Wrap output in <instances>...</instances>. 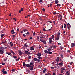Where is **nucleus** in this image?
Masks as SVG:
<instances>
[{
    "mask_svg": "<svg viewBox=\"0 0 75 75\" xmlns=\"http://www.w3.org/2000/svg\"><path fill=\"white\" fill-rule=\"evenodd\" d=\"M39 37L40 38H45V36L43 35L42 34H41L40 35Z\"/></svg>",
    "mask_w": 75,
    "mask_h": 75,
    "instance_id": "1",
    "label": "nucleus"
},
{
    "mask_svg": "<svg viewBox=\"0 0 75 75\" xmlns=\"http://www.w3.org/2000/svg\"><path fill=\"white\" fill-rule=\"evenodd\" d=\"M25 54H27V55H30V52L27 51H26L25 52Z\"/></svg>",
    "mask_w": 75,
    "mask_h": 75,
    "instance_id": "2",
    "label": "nucleus"
},
{
    "mask_svg": "<svg viewBox=\"0 0 75 75\" xmlns=\"http://www.w3.org/2000/svg\"><path fill=\"white\" fill-rule=\"evenodd\" d=\"M71 47H74L75 46V44L74 43H71Z\"/></svg>",
    "mask_w": 75,
    "mask_h": 75,
    "instance_id": "3",
    "label": "nucleus"
},
{
    "mask_svg": "<svg viewBox=\"0 0 75 75\" xmlns=\"http://www.w3.org/2000/svg\"><path fill=\"white\" fill-rule=\"evenodd\" d=\"M67 28L68 29H69L70 28H71V25H70V24L69 23H68L67 24Z\"/></svg>",
    "mask_w": 75,
    "mask_h": 75,
    "instance_id": "4",
    "label": "nucleus"
},
{
    "mask_svg": "<svg viewBox=\"0 0 75 75\" xmlns=\"http://www.w3.org/2000/svg\"><path fill=\"white\" fill-rule=\"evenodd\" d=\"M59 37H60V35H57L56 38V40L57 41H58V40H59Z\"/></svg>",
    "mask_w": 75,
    "mask_h": 75,
    "instance_id": "5",
    "label": "nucleus"
},
{
    "mask_svg": "<svg viewBox=\"0 0 75 75\" xmlns=\"http://www.w3.org/2000/svg\"><path fill=\"white\" fill-rule=\"evenodd\" d=\"M52 53V52H50V50H48L47 52V53L50 55V54H51Z\"/></svg>",
    "mask_w": 75,
    "mask_h": 75,
    "instance_id": "6",
    "label": "nucleus"
},
{
    "mask_svg": "<svg viewBox=\"0 0 75 75\" xmlns=\"http://www.w3.org/2000/svg\"><path fill=\"white\" fill-rule=\"evenodd\" d=\"M4 53V50H0V54H2Z\"/></svg>",
    "mask_w": 75,
    "mask_h": 75,
    "instance_id": "7",
    "label": "nucleus"
},
{
    "mask_svg": "<svg viewBox=\"0 0 75 75\" xmlns=\"http://www.w3.org/2000/svg\"><path fill=\"white\" fill-rule=\"evenodd\" d=\"M36 55H37V56H38V57L41 56V53H38L36 54Z\"/></svg>",
    "mask_w": 75,
    "mask_h": 75,
    "instance_id": "8",
    "label": "nucleus"
},
{
    "mask_svg": "<svg viewBox=\"0 0 75 75\" xmlns=\"http://www.w3.org/2000/svg\"><path fill=\"white\" fill-rule=\"evenodd\" d=\"M59 18H60V20H62V17L61 15H60L59 16Z\"/></svg>",
    "mask_w": 75,
    "mask_h": 75,
    "instance_id": "9",
    "label": "nucleus"
},
{
    "mask_svg": "<svg viewBox=\"0 0 75 75\" xmlns=\"http://www.w3.org/2000/svg\"><path fill=\"white\" fill-rule=\"evenodd\" d=\"M29 69H30V71H33V70H34V68H33V67H30Z\"/></svg>",
    "mask_w": 75,
    "mask_h": 75,
    "instance_id": "10",
    "label": "nucleus"
},
{
    "mask_svg": "<svg viewBox=\"0 0 75 75\" xmlns=\"http://www.w3.org/2000/svg\"><path fill=\"white\" fill-rule=\"evenodd\" d=\"M11 34H13L15 33L14 30L13 29L11 31Z\"/></svg>",
    "mask_w": 75,
    "mask_h": 75,
    "instance_id": "11",
    "label": "nucleus"
},
{
    "mask_svg": "<svg viewBox=\"0 0 75 75\" xmlns=\"http://www.w3.org/2000/svg\"><path fill=\"white\" fill-rule=\"evenodd\" d=\"M26 66L27 67L29 68V67H31V66L29 65V64H27L26 65Z\"/></svg>",
    "mask_w": 75,
    "mask_h": 75,
    "instance_id": "12",
    "label": "nucleus"
},
{
    "mask_svg": "<svg viewBox=\"0 0 75 75\" xmlns=\"http://www.w3.org/2000/svg\"><path fill=\"white\" fill-rule=\"evenodd\" d=\"M0 50H1L2 51H4V47H1L0 48Z\"/></svg>",
    "mask_w": 75,
    "mask_h": 75,
    "instance_id": "13",
    "label": "nucleus"
},
{
    "mask_svg": "<svg viewBox=\"0 0 75 75\" xmlns=\"http://www.w3.org/2000/svg\"><path fill=\"white\" fill-rule=\"evenodd\" d=\"M23 67H25V66H26V64H25V63L24 62H23Z\"/></svg>",
    "mask_w": 75,
    "mask_h": 75,
    "instance_id": "14",
    "label": "nucleus"
},
{
    "mask_svg": "<svg viewBox=\"0 0 75 75\" xmlns=\"http://www.w3.org/2000/svg\"><path fill=\"white\" fill-rule=\"evenodd\" d=\"M59 57H58L57 58V59H56L57 62H58V61H59Z\"/></svg>",
    "mask_w": 75,
    "mask_h": 75,
    "instance_id": "15",
    "label": "nucleus"
},
{
    "mask_svg": "<svg viewBox=\"0 0 75 75\" xmlns=\"http://www.w3.org/2000/svg\"><path fill=\"white\" fill-rule=\"evenodd\" d=\"M58 0H55V3L56 4H58Z\"/></svg>",
    "mask_w": 75,
    "mask_h": 75,
    "instance_id": "16",
    "label": "nucleus"
},
{
    "mask_svg": "<svg viewBox=\"0 0 75 75\" xmlns=\"http://www.w3.org/2000/svg\"><path fill=\"white\" fill-rule=\"evenodd\" d=\"M3 74H7V71H3Z\"/></svg>",
    "mask_w": 75,
    "mask_h": 75,
    "instance_id": "17",
    "label": "nucleus"
},
{
    "mask_svg": "<svg viewBox=\"0 0 75 75\" xmlns=\"http://www.w3.org/2000/svg\"><path fill=\"white\" fill-rule=\"evenodd\" d=\"M46 24H47V25H50V23H49V22H47L46 23Z\"/></svg>",
    "mask_w": 75,
    "mask_h": 75,
    "instance_id": "18",
    "label": "nucleus"
},
{
    "mask_svg": "<svg viewBox=\"0 0 75 75\" xmlns=\"http://www.w3.org/2000/svg\"><path fill=\"white\" fill-rule=\"evenodd\" d=\"M44 40L42 39H40V41H41V42H43V41Z\"/></svg>",
    "mask_w": 75,
    "mask_h": 75,
    "instance_id": "19",
    "label": "nucleus"
},
{
    "mask_svg": "<svg viewBox=\"0 0 75 75\" xmlns=\"http://www.w3.org/2000/svg\"><path fill=\"white\" fill-rule=\"evenodd\" d=\"M30 50H34V48L33 47H30Z\"/></svg>",
    "mask_w": 75,
    "mask_h": 75,
    "instance_id": "20",
    "label": "nucleus"
},
{
    "mask_svg": "<svg viewBox=\"0 0 75 75\" xmlns=\"http://www.w3.org/2000/svg\"><path fill=\"white\" fill-rule=\"evenodd\" d=\"M44 52H45V54H47V50H44Z\"/></svg>",
    "mask_w": 75,
    "mask_h": 75,
    "instance_id": "21",
    "label": "nucleus"
},
{
    "mask_svg": "<svg viewBox=\"0 0 75 75\" xmlns=\"http://www.w3.org/2000/svg\"><path fill=\"white\" fill-rule=\"evenodd\" d=\"M24 46L25 47H26V48H27L28 47V45L26 44H24Z\"/></svg>",
    "mask_w": 75,
    "mask_h": 75,
    "instance_id": "22",
    "label": "nucleus"
},
{
    "mask_svg": "<svg viewBox=\"0 0 75 75\" xmlns=\"http://www.w3.org/2000/svg\"><path fill=\"white\" fill-rule=\"evenodd\" d=\"M34 61H37V59L36 58H34Z\"/></svg>",
    "mask_w": 75,
    "mask_h": 75,
    "instance_id": "23",
    "label": "nucleus"
},
{
    "mask_svg": "<svg viewBox=\"0 0 75 75\" xmlns=\"http://www.w3.org/2000/svg\"><path fill=\"white\" fill-rule=\"evenodd\" d=\"M7 60V58L6 57V58H5L4 60V61H6Z\"/></svg>",
    "mask_w": 75,
    "mask_h": 75,
    "instance_id": "24",
    "label": "nucleus"
},
{
    "mask_svg": "<svg viewBox=\"0 0 75 75\" xmlns=\"http://www.w3.org/2000/svg\"><path fill=\"white\" fill-rule=\"evenodd\" d=\"M7 54H8V55H10L11 54V53L8 52H6Z\"/></svg>",
    "mask_w": 75,
    "mask_h": 75,
    "instance_id": "25",
    "label": "nucleus"
},
{
    "mask_svg": "<svg viewBox=\"0 0 75 75\" xmlns=\"http://www.w3.org/2000/svg\"><path fill=\"white\" fill-rule=\"evenodd\" d=\"M57 6H59V7H60L61 6V4H58L57 5Z\"/></svg>",
    "mask_w": 75,
    "mask_h": 75,
    "instance_id": "26",
    "label": "nucleus"
},
{
    "mask_svg": "<svg viewBox=\"0 0 75 75\" xmlns=\"http://www.w3.org/2000/svg\"><path fill=\"white\" fill-rule=\"evenodd\" d=\"M59 65H62V64H63V63L62 62L60 63H59Z\"/></svg>",
    "mask_w": 75,
    "mask_h": 75,
    "instance_id": "27",
    "label": "nucleus"
},
{
    "mask_svg": "<svg viewBox=\"0 0 75 75\" xmlns=\"http://www.w3.org/2000/svg\"><path fill=\"white\" fill-rule=\"evenodd\" d=\"M19 59H20V57H19L18 58V59H16V61H19Z\"/></svg>",
    "mask_w": 75,
    "mask_h": 75,
    "instance_id": "28",
    "label": "nucleus"
},
{
    "mask_svg": "<svg viewBox=\"0 0 75 75\" xmlns=\"http://www.w3.org/2000/svg\"><path fill=\"white\" fill-rule=\"evenodd\" d=\"M45 75H50V73H47V74H45Z\"/></svg>",
    "mask_w": 75,
    "mask_h": 75,
    "instance_id": "29",
    "label": "nucleus"
},
{
    "mask_svg": "<svg viewBox=\"0 0 75 75\" xmlns=\"http://www.w3.org/2000/svg\"><path fill=\"white\" fill-rule=\"evenodd\" d=\"M42 42H43V44H46V42L45 41V40H44Z\"/></svg>",
    "mask_w": 75,
    "mask_h": 75,
    "instance_id": "30",
    "label": "nucleus"
},
{
    "mask_svg": "<svg viewBox=\"0 0 75 75\" xmlns=\"http://www.w3.org/2000/svg\"><path fill=\"white\" fill-rule=\"evenodd\" d=\"M30 65H33V63H32V62H31L30 63Z\"/></svg>",
    "mask_w": 75,
    "mask_h": 75,
    "instance_id": "31",
    "label": "nucleus"
},
{
    "mask_svg": "<svg viewBox=\"0 0 75 75\" xmlns=\"http://www.w3.org/2000/svg\"><path fill=\"white\" fill-rule=\"evenodd\" d=\"M52 38L53 39L54 38H55V36H54V35H53L52 36Z\"/></svg>",
    "mask_w": 75,
    "mask_h": 75,
    "instance_id": "32",
    "label": "nucleus"
},
{
    "mask_svg": "<svg viewBox=\"0 0 75 75\" xmlns=\"http://www.w3.org/2000/svg\"><path fill=\"white\" fill-rule=\"evenodd\" d=\"M23 31L24 32H25L26 31H27V30L26 29H23Z\"/></svg>",
    "mask_w": 75,
    "mask_h": 75,
    "instance_id": "33",
    "label": "nucleus"
},
{
    "mask_svg": "<svg viewBox=\"0 0 75 75\" xmlns=\"http://www.w3.org/2000/svg\"><path fill=\"white\" fill-rule=\"evenodd\" d=\"M43 30L44 31H47V30H45V28H44L43 29Z\"/></svg>",
    "mask_w": 75,
    "mask_h": 75,
    "instance_id": "34",
    "label": "nucleus"
},
{
    "mask_svg": "<svg viewBox=\"0 0 75 75\" xmlns=\"http://www.w3.org/2000/svg\"><path fill=\"white\" fill-rule=\"evenodd\" d=\"M37 58H38L39 59H41V57L40 56H38L37 57Z\"/></svg>",
    "mask_w": 75,
    "mask_h": 75,
    "instance_id": "35",
    "label": "nucleus"
},
{
    "mask_svg": "<svg viewBox=\"0 0 75 75\" xmlns=\"http://www.w3.org/2000/svg\"><path fill=\"white\" fill-rule=\"evenodd\" d=\"M11 53L13 54V55H14V54H15V53H14V52H13V50H11Z\"/></svg>",
    "mask_w": 75,
    "mask_h": 75,
    "instance_id": "36",
    "label": "nucleus"
},
{
    "mask_svg": "<svg viewBox=\"0 0 75 75\" xmlns=\"http://www.w3.org/2000/svg\"><path fill=\"white\" fill-rule=\"evenodd\" d=\"M61 73H63L64 72V70H63L62 69L61 70Z\"/></svg>",
    "mask_w": 75,
    "mask_h": 75,
    "instance_id": "37",
    "label": "nucleus"
},
{
    "mask_svg": "<svg viewBox=\"0 0 75 75\" xmlns=\"http://www.w3.org/2000/svg\"><path fill=\"white\" fill-rule=\"evenodd\" d=\"M61 69H62V70H65V69L64 68H62Z\"/></svg>",
    "mask_w": 75,
    "mask_h": 75,
    "instance_id": "38",
    "label": "nucleus"
},
{
    "mask_svg": "<svg viewBox=\"0 0 75 75\" xmlns=\"http://www.w3.org/2000/svg\"><path fill=\"white\" fill-rule=\"evenodd\" d=\"M4 34H2L1 35V37H3V36H4Z\"/></svg>",
    "mask_w": 75,
    "mask_h": 75,
    "instance_id": "39",
    "label": "nucleus"
},
{
    "mask_svg": "<svg viewBox=\"0 0 75 75\" xmlns=\"http://www.w3.org/2000/svg\"><path fill=\"white\" fill-rule=\"evenodd\" d=\"M19 53H21V50H19L18 51Z\"/></svg>",
    "mask_w": 75,
    "mask_h": 75,
    "instance_id": "40",
    "label": "nucleus"
},
{
    "mask_svg": "<svg viewBox=\"0 0 75 75\" xmlns=\"http://www.w3.org/2000/svg\"><path fill=\"white\" fill-rule=\"evenodd\" d=\"M19 54H20L19 55L20 56H21V55L23 54V52L20 53H19Z\"/></svg>",
    "mask_w": 75,
    "mask_h": 75,
    "instance_id": "41",
    "label": "nucleus"
},
{
    "mask_svg": "<svg viewBox=\"0 0 75 75\" xmlns=\"http://www.w3.org/2000/svg\"><path fill=\"white\" fill-rule=\"evenodd\" d=\"M49 23H51V25H52V22L51 21H49Z\"/></svg>",
    "mask_w": 75,
    "mask_h": 75,
    "instance_id": "42",
    "label": "nucleus"
},
{
    "mask_svg": "<svg viewBox=\"0 0 75 75\" xmlns=\"http://www.w3.org/2000/svg\"><path fill=\"white\" fill-rule=\"evenodd\" d=\"M64 28H66V24H64Z\"/></svg>",
    "mask_w": 75,
    "mask_h": 75,
    "instance_id": "43",
    "label": "nucleus"
},
{
    "mask_svg": "<svg viewBox=\"0 0 75 75\" xmlns=\"http://www.w3.org/2000/svg\"><path fill=\"white\" fill-rule=\"evenodd\" d=\"M13 58H17V57L16 56H13Z\"/></svg>",
    "mask_w": 75,
    "mask_h": 75,
    "instance_id": "44",
    "label": "nucleus"
},
{
    "mask_svg": "<svg viewBox=\"0 0 75 75\" xmlns=\"http://www.w3.org/2000/svg\"><path fill=\"white\" fill-rule=\"evenodd\" d=\"M30 34L29 32H28V31L25 34Z\"/></svg>",
    "mask_w": 75,
    "mask_h": 75,
    "instance_id": "45",
    "label": "nucleus"
},
{
    "mask_svg": "<svg viewBox=\"0 0 75 75\" xmlns=\"http://www.w3.org/2000/svg\"><path fill=\"white\" fill-rule=\"evenodd\" d=\"M42 0H40V1H39L40 3H42Z\"/></svg>",
    "mask_w": 75,
    "mask_h": 75,
    "instance_id": "46",
    "label": "nucleus"
},
{
    "mask_svg": "<svg viewBox=\"0 0 75 75\" xmlns=\"http://www.w3.org/2000/svg\"><path fill=\"white\" fill-rule=\"evenodd\" d=\"M4 71H5V69H4L2 71V72H4Z\"/></svg>",
    "mask_w": 75,
    "mask_h": 75,
    "instance_id": "47",
    "label": "nucleus"
},
{
    "mask_svg": "<svg viewBox=\"0 0 75 75\" xmlns=\"http://www.w3.org/2000/svg\"><path fill=\"white\" fill-rule=\"evenodd\" d=\"M52 40H50L49 41V43H50V44H51V43L52 42Z\"/></svg>",
    "mask_w": 75,
    "mask_h": 75,
    "instance_id": "48",
    "label": "nucleus"
},
{
    "mask_svg": "<svg viewBox=\"0 0 75 75\" xmlns=\"http://www.w3.org/2000/svg\"><path fill=\"white\" fill-rule=\"evenodd\" d=\"M28 58L29 59H31V56H29Z\"/></svg>",
    "mask_w": 75,
    "mask_h": 75,
    "instance_id": "49",
    "label": "nucleus"
},
{
    "mask_svg": "<svg viewBox=\"0 0 75 75\" xmlns=\"http://www.w3.org/2000/svg\"><path fill=\"white\" fill-rule=\"evenodd\" d=\"M37 60L38 61V62H40V60L39 59H37Z\"/></svg>",
    "mask_w": 75,
    "mask_h": 75,
    "instance_id": "50",
    "label": "nucleus"
},
{
    "mask_svg": "<svg viewBox=\"0 0 75 75\" xmlns=\"http://www.w3.org/2000/svg\"><path fill=\"white\" fill-rule=\"evenodd\" d=\"M60 56L62 58H63L64 57L63 55H62V54L60 55Z\"/></svg>",
    "mask_w": 75,
    "mask_h": 75,
    "instance_id": "51",
    "label": "nucleus"
},
{
    "mask_svg": "<svg viewBox=\"0 0 75 75\" xmlns=\"http://www.w3.org/2000/svg\"><path fill=\"white\" fill-rule=\"evenodd\" d=\"M35 32H34L33 33V35L34 36V35H35Z\"/></svg>",
    "mask_w": 75,
    "mask_h": 75,
    "instance_id": "52",
    "label": "nucleus"
},
{
    "mask_svg": "<svg viewBox=\"0 0 75 75\" xmlns=\"http://www.w3.org/2000/svg\"><path fill=\"white\" fill-rule=\"evenodd\" d=\"M53 14H57V13H56V12H53Z\"/></svg>",
    "mask_w": 75,
    "mask_h": 75,
    "instance_id": "53",
    "label": "nucleus"
},
{
    "mask_svg": "<svg viewBox=\"0 0 75 75\" xmlns=\"http://www.w3.org/2000/svg\"><path fill=\"white\" fill-rule=\"evenodd\" d=\"M21 11H23V8H21Z\"/></svg>",
    "mask_w": 75,
    "mask_h": 75,
    "instance_id": "54",
    "label": "nucleus"
},
{
    "mask_svg": "<svg viewBox=\"0 0 75 75\" xmlns=\"http://www.w3.org/2000/svg\"><path fill=\"white\" fill-rule=\"evenodd\" d=\"M1 42L2 43V44H5V43H6L5 42Z\"/></svg>",
    "mask_w": 75,
    "mask_h": 75,
    "instance_id": "55",
    "label": "nucleus"
},
{
    "mask_svg": "<svg viewBox=\"0 0 75 75\" xmlns=\"http://www.w3.org/2000/svg\"><path fill=\"white\" fill-rule=\"evenodd\" d=\"M12 46H13V43H12V44H11V47Z\"/></svg>",
    "mask_w": 75,
    "mask_h": 75,
    "instance_id": "56",
    "label": "nucleus"
},
{
    "mask_svg": "<svg viewBox=\"0 0 75 75\" xmlns=\"http://www.w3.org/2000/svg\"><path fill=\"white\" fill-rule=\"evenodd\" d=\"M5 64H6L5 63H2V65H5Z\"/></svg>",
    "mask_w": 75,
    "mask_h": 75,
    "instance_id": "57",
    "label": "nucleus"
},
{
    "mask_svg": "<svg viewBox=\"0 0 75 75\" xmlns=\"http://www.w3.org/2000/svg\"><path fill=\"white\" fill-rule=\"evenodd\" d=\"M37 39L38 40H39V37L38 36L37 38Z\"/></svg>",
    "mask_w": 75,
    "mask_h": 75,
    "instance_id": "58",
    "label": "nucleus"
},
{
    "mask_svg": "<svg viewBox=\"0 0 75 75\" xmlns=\"http://www.w3.org/2000/svg\"><path fill=\"white\" fill-rule=\"evenodd\" d=\"M42 11H45V9L44 8H43L42 9Z\"/></svg>",
    "mask_w": 75,
    "mask_h": 75,
    "instance_id": "59",
    "label": "nucleus"
},
{
    "mask_svg": "<svg viewBox=\"0 0 75 75\" xmlns=\"http://www.w3.org/2000/svg\"><path fill=\"white\" fill-rule=\"evenodd\" d=\"M23 37H26V35H25L24 34H23Z\"/></svg>",
    "mask_w": 75,
    "mask_h": 75,
    "instance_id": "60",
    "label": "nucleus"
},
{
    "mask_svg": "<svg viewBox=\"0 0 75 75\" xmlns=\"http://www.w3.org/2000/svg\"><path fill=\"white\" fill-rule=\"evenodd\" d=\"M70 75V74L69 73H68L67 74V75Z\"/></svg>",
    "mask_w": 75,
    "mask_h": 75,
    "instance_id": "61",
    "label": "nucleus"
},
{
    "mask_svg": "<svg viewBox=\"0 0 75 75\" xmlns=\"http://www.w3.org/2000/svg\"><path fill=\"white\" fill-rule=\"evenodd\" d=\"M60 33L58 32V34L57 35H60Z\"/></svg>",
    "mask_w": 75,
    "mask_h": 75,
    "instance_id": "62",
    "label": "nucleus"
},
{
    "mask_svg": "<svg viewBox=\"0 0 75 75\" xmlns=\"http://www.w3.org/2000/svg\"><path fill=\"white\" fill-rule=\"evenodd\" d=\"M56 47H57V46H56V45H54V48H56Z\"/></svg>",
    "mask_w": 75,
    "mask_h": 75,
    "instance_id": "63",
    "label": "nucleus"
},
{
    "mask_svg": "<svg viewBox=\"0 0 75 75\" xmlns=\"http://www.w3.org/2000/svg\"><path fill=\"white\" fill-rule=\"evenodd\" d=\"M53 75H55V73H53Z\"/></svg>",
    "mask_w": 75,
    "mask_h": 75,
    "instance_id": "64",
    "label": "nucleus"
}]
</instances>
